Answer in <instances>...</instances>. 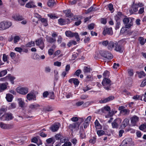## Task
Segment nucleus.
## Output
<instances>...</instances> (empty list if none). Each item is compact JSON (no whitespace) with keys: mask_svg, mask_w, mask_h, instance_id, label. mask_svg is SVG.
Listing matches in <instances>:
<instances>
[{"mask_svg":"<svg viewBox=\"0 0 146 146\" xmlns=\"http://www.w3.org/2000/svg\"><path fill=\"white\" fill-rule=\"evenodd\" d=\"M59 128V126L57 124H54L53 125L50 127V129L53 132L57 131Z\"/></svg>","mask_w":146,"mask_h":146,"instance_id":"4be33fe9","label":"nucleus"},{"mask_svg":"<svg viewBox=\"0 0 146 146\" xmlns=\"http://www.w3.org/2000/svg\"><path fill=\"white\" fill-rule=\"evenodd\" d=\"M74 36L75 37V38L76 39V41H78L80 40V38L78 33H74L73 37Z\"/></svg>","mask_w":146,"mask_h":146,"instance_id":"ea45409f","label":"nucleus"},{"mask_svg":"<svg viewBox=\"0 0 146 146\" xmlns=\"http://www.w3.org/2000/svg\"><path fill=\"white\" fill-rule=\"evenodd\" d=\"M108 48L109 50H111L114 47L115 45V43H114L112 41H110L109 43L108 44Z\"/></svg>","mask_w":146,"mask_h":146,"instance_id":"2f4dec72","label":"nucleus"},{"mask_svg":"<svg viewBox=\"0 0 146 146\" xmlns=\"http://www.w3.org/2000/svg\"><path fill=\"white\" fill-rule=\"evenodd\" d=\"M108 7L109 10L111 12H113V11L114 9L113 8V5L112 4H109L108 5Z\"/></svg>","mask_w":146,"mask_h":146,"instance_id":"864d4df0","label":"nucleus"},{"mask_svg":"<svg viewBox=\"0 0 146 146\" xmlns=\"http://www.w3.org/2000/svg\"><path fill=\"white\" fill-rule=\"evenodd\" d=\"M36 44V46H39L40 49L43 50L44 47V44L42 38H40L35 41Z\"/></svg>","mask_w":146,"mask_h":146,"instance_id":"0eeeda50","label":"nucleus"},{"mask_svg":"<svg viewBox=\"0 0 146 146\" xmlns=\"http://www.w3.org/2000/svg\"><path fill=\"white\" fill-rule=\"evenodd\" d=\"M41 22L43 23L44 25L46 27L47 26L48 23L47 20L45 18H41L40 19Z\"/></svg>","mask_w":146,"mask_h":146,"instance_id":"58836bf2","label":"nucleus"},{"mask_svg":"<svg viewBox=\"0 0 146 146\" xmlns=\"http://www.w3.org/2000/svg\"><path fill=\"white\" fill-rule=\"evenodd\" d=\"M96 138L94 137L92 139H90L89 141V142L93 144L96 141Z\"/></svg>","mask_w":146,"mask_h":146,"instance_id":"13d9d810","label":"nucleus"},{"mask_svg":"<svg viewBox=\"0 0 146 146\" xmlns=\"http://www.w3.org/2000/svg\"><path fill=\"white\" fill-rule=\"evenodd\" d=\"M102 83L104 88L108 90H111V81L110 79L108 78H104Z\"/></svg>","mask_w":146,"mask_h":146,"instance_id":"f257e3e1","label":"nucleus"},{"mask_svg":"<svg viewBox=\"0 0 146 146\" xmlns=\"http://www.w3.org/2000/svg\"><path fill=\"white\" fill-rule=\"evenodd\" d=\"M53 110V108L49 106L43 108V110L45 112L51 111Z\"/></svg>","mask_w":146,"mask_h":146,"instance_id":"4c0bfd02","label":"nucleus"},{"mask_svg":"<svg viewBox=\"0 0 146 146\" xmlns=\"http://www.w3.org/2000/svg\"><path fill=\"white\" fill-rule=\"evenodd\" d=\"M80 125V123L79 122H74L70 124L68 126V128L72 131H73L74 129L77 130L79 129Z\"/></svg>","mask_w":146,"mask_h":146,"instance_id":"423d86ee","label":"nucleus"},{"mask_svg":"<svg viewBox=\"0 0 146 146\" xmlns=\"http://www.w3.org/2000/svg\"><path fill=\"white\" fill-rule=\"evenodd\" d=\"M66 15V17L71 18L73 16V14L71 13L70 10L68 9L64 11Z\"/></svg>","mask_w":146,"mask_h":146,"instance_id":"aec40b11","label":"nucleus"},{"mask_svg":"<svg viewBox=\"0 0 146 146\" xmlns=\"http://www.w3.org/2000/svg\"><path fill=\"white\" fill-rule=\"evenodd\" d=\"M72 144L70 142H68L65 143L62 146H71Z\"/></svg>","mask_w":146,"mask_h":146,"instance_id":"774afa93","label":"nucleus"},{"mask_svg":"<svg viewBox=\"0 0 146 146\" xmlns=\"http://www.w3.org/2000/svg\"><path fill=\"white\" fill-rule=\"evenodd\" d=\"M48 16L51 19H56L57 18L54 14H48Z\"/></svg>","mask_w":146,"mask_h":146,"instance_id":"680f3d73","label":"nucleus"},{"mask_svg":"<svg viewBox=\"0 0 146 146\" xmlns=\"http://www.w3.org/2000/svg\"><path fill=\"white\" fill-rule=\"evenodd\" d=\"M0 127L3 129H9L13 127V125L12 124H6L0 122Z\"/></svg>","mask_w":146,"mask_h":146,"instance_id":"ddd939ff","label":"nucleus"},{"mask_svg":"<svg viewBox=\"0 0 146 146\" xmlns=\"http://www.w3.org/2000/svg\"><path fill=\"white\" fill-rule=\"evenodd\" d=\"M83 71L85 74L88 73L90 72V69L89 68L87 67H84Z\"/></svg>","mask_w":146,"mask_h":146,"instance_id":"a19ab883","label":"nucleus"},{"mask_svg":"<svg viewBox=\"0 0 146 146\" xmlns=\"http://www.w3.org/2000/svg\"><path fill=\"white\" fill-rule=\"evenodd\" d=\"M27 99L29 101L32 100H36V96L33 92H31L28 94L27 96Z\"/></svg>","mask_w":146,"mask_h":146,"instance_id":"9b49d317","label":"nucleus"},{"mask_svg":"<svg viewBox=\"0 0 146 146\" xmlns=\"http://www.w3.org/2000/svg\"><path fill=\"white\" fill-rule=\"evenodd\" d=\"M100 53L102 56L110 60L113 58L112 55L108 51H101Z\"/></svg>","mask_w":146,"mask_h":146,"instance_id":"39448f33","label":"nucleus"},{"mask_svg":"<svg viewBox=\"0 0 146 146\" xmlns=\"http://www.w3.org/2000/svg\"><path fill=\"white\" fill-rule=\"evenodd\" d=\"M25 7L28 8H31L36 7V6L35 5L34 2L33 1H30L27 3Z\"/></svg>","mask_w":146,"mask_h":146,"instance_id":"f3484780","label":"nucleus"},{"mask_svg":"<svg viewBox=\"0 0 146 146\" xmlns=\"http://www.w3.org/2000/svg\"><path fill=\"white\" fill-rule=\"evenodd\" d=\"M97 133L99 136H101L104 135L105 132L102 130H99L97 131Z\"/></svg>","mask_w":146,"mask_h":146,"instance_id":"49530a36","label":"nucleus"},{"mask_svg":"<svg viewBox=\"0 0 146 146\" xmlns=\"http://www.w3.org/2000/svg\"><path fill=\"white\" fill-rule=\"evenodd\" d=\"M13 18L16 21H21L23 19L22 16L19 14L14 15L13 16Z\"/></svg>","mask_w":146,"mask_h":146,"instance_id":"412c9836","label":"nucleus"},{"mask_svg":"<svg viewBox=\"0 0 146 146\" xmlns=\"http://www.w3.org/2000/svg\"><path fill=\"white\" fill-rule=\"evenodd\" d=\"M136 73L138 75L139 78H143L146 75L145 74L143 71H141L140 72L137 71Z\"/></svg>","mask_w":146,"mask_h":146,"instance_id":"393cba45","label":"nucleus"},{"mask_svg":"<svg viewBox=\"0 0 146 146\" xmlns=\"http://www.w3.org/2000/svg\"><path fill=\"white\" fill-rule=\"evenodd\" d=\"M94 124L96 129H100L102 128L101 125L100 124L99 121L97 119L96 120Z\"/></svg>","mask_w":146,"mask_h":146,"instance_id":"c85d7f7f","label":"nucleus"},{"mask_svg":"<svg viewBox=\"0 0 146 146\" xmlns=\"http://www.w3.org/2000/svg\"><path fill=\"white\" fill-rule=\"evenodd\" d=\"M8 78L11 82V83L12 84H13L14 83L13 80L15 79V78L14 77L12 76H10L8 77Z\"/></svg>","mask_w":146,"mask_h":146,"instance_id":"3c124183","label":"nucleus"},{"mask_svg":"<svg viewBox=\"0 0 146 146\" xmlns=\"http://www.w3.org/2000/svg\"><path fill=\"white\" fill-rule=\"evenodd\" d=\"M3 60L4 62H7V63H8L9 62L7 61V56L5 54H4L3 55Z\"/></svg>","mask_w":146,"mask_h":146,"instance_id":"6e6d98bb","label":"nucleus"},{"mask_svg":"<svg viewBox=\"0 0 146 146\" xmlns=\"http://www.w3.org/2000/svg\"><path fill=\"white\" fill-rule=\"evenodd\" d=\"M19 3L21 5H24L28 0H18Z\"/></svg>","mask_w":146,"mask_h":146,"instance_id":"c03bdc74","label":"nucleus"},{"mask_svg":"<svg viewBox=\"0 0 146 146\" xmlns=\"http://www.w3.org/2000/svg\"><path fill=\"white\" fill-rule=\"evenodd\" d=\"M129 120L128 118H126L124 119L122 122V124L124 127H125L128 125L129 123Z\"/></svg>","mask_w":146,"mask_h":146,"instance_id":"c756f323","label":"nucleus"},{"mask_svg":"<svg viewBox=\"0 0 146 146\" xmlns=\"http://www.w3.org/2000/svg\"><path fill=\"white\" fill-rule=\"evenodd\" d=\"M13 96L10 94H7L6 97L7 101L8 102H11L13 100Z\"/></svg>","mask_w":146,"mask_h":146,"instance_id":"cd10ccee","label":"nucleus"},{"mask_svg":"<svg viewBox=\"0 0 146 146\" xmlns=\"http://www.w3.org/2000/svg\"><path fill=\"white\" fill-rule=\"evenodd\" d=\"M47 4L48 7H52L56 5V3L54 0H49L47 3Z\"/></svg>","mask_w":146,"mask_h":146,"instance_id":"b1692460","label":"nucleus"},{"mask_svg":"<svg viewBox=\"0 0 146 146\" xmlns=\"http://www.w3.org/2000/svg\"><path fill=\"white\" fill-rule=\"evenodd\" d=\"M74 33H72L70 31H66L65 32L66 36L69 37H72Z\"/></svg>","mask_w":146,"mask_h":146,"instance_id":"7c9ffc66","label":"nucleus"},{"mask_svg":"<svg viewBox=\"0 0 146 146\" xmlns=\"http://www.w3.org/2000/svg\"><path fill=\"white\" fill-rule=\"evenodd\" d=\"M13 117L11 113H6L3 115L0 118V119L2 120H9L12 119Z\"/></svg>","mask_w":146,"mask_h":146,"instance_id":"6e6552de","label":"nucleus"},{"mask_svg":"<svg viewBox=\"0 0 146 146\" xmlns=\"http://www.w3.org/2000/svg\"><path fill=\"white\" fill-rule=\"evenodd\" d=\"M131 140L130 138H128L124 140L122 142V146H126V145L128 143V141H130Z\"/></svg>","mask_w":146,"mask_h":146,"instance_id":"473e14b6","label":"nucleus"},{"mask_svg":"<svg viewBox=\"0 0 146 146\" xmlns=\"http://www.w3.org/2000/svg\"><path fill=\"white\" fill-rule=\"evenodd\" d=\"M130 111L129 110L126 109H124L122 110L120 112L123 114L124 115H128Z\"/></svg>","mask_w":146,"mask_h":146,"instance_id":"e433bc0d","label":"nucleus"},{"mask_svg":"<svg viewBox=\"0 0 146 146\" xmlns=\"http://www.w3.org/2000/svg\"><path fill=\"white\" fill-rule=\"evenodd\" d=\"M68 82L71 84H72L73 82L74 85L77 86H78L79 83V82L78 79L76 78L70 79L68 80Z\"/></svg>","mask_w":146,"mask_h":146,"instance_id":"a211bd4d","label":"nucleus"},{"mask_svg":"<svg viewBox=\"0 0 146 146\" xmlns=\"http://www.w3.org/2000/svg\"><path fill=\"white\" fill-rule=\"evenodd\" d=\"M12 25L10 22L3 21L0 23V30H3L8 28Z\"/></svg>","mask_w":146,"mask_h":146,"instance_id":"f03ea898","label":"nucleus"},{"mask_svg":"<svg viewBox=\"0 0 146 146\" xmlns=\"http://www.w3.org/2000/svg\"><path fill=\"white\" fill-rule=\"evenodd\" d=\"M120 16H119L118 15H116L115 16V19L116 21V22H120Z\"/></svg>","mask_w":146,"mask_h":146,"instance_id":"052dcab7","label":"nucleus"},{"mask_svg":"<svg viewBox=\"0 0 146 146\" xmlns=\"http://www.w3.org/2000/svg\"><path fill=\"white\" fill-rule=\"evenodd\" d=\"M79 134L80 139H83L86 138V135H85V131L82 128V129H80L79 131Z\"/></svg>","mask_w":146,"mask_h":146,"instance_id":"6ab92c4d","label":"nucleus"},{"mask_svg":"<svg viewBox=\"0 0 146 146\" xmlns=\"http://www.w3.org/2000/svg\"><path fill=\"white\" fill-rule=\"evenodd\" d=\"M7 111V109L5 108H2L0 109V116L5 113Z\"/></svg>","mask_w":146,"mask_h":146,"instance_id":"0e129e2a","label":"nucleus"},{"mask_svg":"<svg viewBox=\"0 0 146 146\" xmlns=\"http://www.w3.org/2000/svg\"><path fill=\"white\" fill-rule=\"evenodd\" d=\"M58 36V35L55 32H54L52 34V37L47 36L46 37V41L50 43H54L56 42V37Z\"/></svg>","mask_w":146,"mask_h":146,"instance_id":"20e7f679","label":"nucleus"},{"mask_svg":"<svg viewBox=\"0 0 146 146\" xmlns=\"http://www.w3.org/2000/svg\"><path fill=\"white\" fill-rule=\"evenodd\" d=\"M35 45V42L31 41L30 42H29L28 44H27L26 46L27 47H31L32 46H34Z\"/></svg>","mask_w":146,"mask_h":146,"instance_id":"a18cd8bd","label":"nucleus"},{"mask_svg":"<svg viewBox=\"0 0 146 146\" xmlns=\"http://www.w3.org/2000/svg\"><path fill=\"white\" fill-rule=\"evenodd\" d=\"M104 110H105L106 111H109L110 110V108L108 106H105L102 109V111L104 112Z\"/></svg>","mask_w":146,"mask_h":146,"instance_id":"09e8293b","label":"nucleus"},{"mask_svg":"<svg viewBox=\"0 0 146 146\" xmlns=\"http://www.w3.org/2000/svg\"><path fill=\"white\" fill-rule=\"evenodd\" d=\"M94 23H91L88 26V29L89 30L93 29L94 27Z\"/></svg>","mask_w":146,"mask_h":146,"instance_id":"603ef678","label":"nucleus"},{"mask_svg":"<svg viewBox=\"0 0 146 146\" xmlns=\"http://www.w3.org/2000/svg\"><path fill=\"white\" fill-rule=\"evenodd\" d=\"M114 98V96H110L107 98L101 100L100 101V103H105L113 100Z\"/></svg>","mask_w":146,"mask_h":146,"instance_id":"2eb2a0df","label":"nucleus"},{"mask_svg":"<svg viewBox=\"0 0 146 146\" xmlns=\"http://www.w3.org/2000/svg\"><path fill=\"white\" fill-rule=\"evenodd\" d=\"M70 120L73 122H76L79 120V119L77 117H74L71 118Z\"/></svg>","mask_w":146,"mask_h":146,"instance_id":"e2e57ef3","label":"nucleus"},{"mask_svg":"<svg viewBox=\"0 0 146 146\" xmlns=\"http://www.w3.org/2000/svg\"><path fill=\"white\" fill-rule=\"evenodd\" d=\"M140 43L141 45H143L145 44V41H144V39L143 38L140 37L139 38Z\"/></svg>","mask_w":146,"mask_h":146,"instance_id":"69168bd1","label":"nucleus"},{"mask_svg":"<svg viewBox=\"0 0 146 146\" xmlns=\"http://www.w3.org/2000/svg\"><path fill=\"white\" fill-rule=\"evenodd\" d=\"M66 21L65 19L60 18L58 20V23L61 25H64L66 23Z\"/></svg>","mask_w":146,"mask_h":146,"instance_id":"f704fd0d","label":"nucleus"},{"mask_svg":"<svg viewBox=\"0 0 146 146\" xmlns=\"http://www.w3.org/2000/svg\"><path fill=\"white\" fill-rule=\"evenodd\" d=\"M49 95L50 96L49 98L51 99L54 100V96L53 92H50L49 93Z\"/></svg>","mask_w":146,"mask_h":146,"instance_id":"4d7b16f0","label":"nucleus"},{"mask_svg":"<svg viewBox=\"0 0 146 146\" xmlns=\"http://www.w3.org/2000/svg\"><path fill=\"white\" fill-rule=\"evenodd\" d=\"M62 135L60 134H57L55 136V138L56 140H59L60 138H62Z\"/></svg>","mask_w":146,"mask_h":146,"instance_id":"de8ad7c7","label":"nucleus"},{"mask_svg":"<svg viewBox=\"0 0 146 146\" xmlns=\"http://www.w3.org/2000/svg\"><path fill=\"white\" fill-rule=\"evenodd\" d=\"M40 105L38 104H31L29 106V112H31V110H36L37 108L39 107Z\"/></svg>","mask_w":146,"mask_h":146,"instance_id":"4468645a","label":"nucleus"},{"mask_svg":"<svg viewBox=\"0 0 146 146\" xmlns=\"http://www.w3.org/2000/svg\"><path fill=\"white\" fill-rule=\"evenodd\" d=\"M126 42L125 39H122L119 41L117 43L118 44L121 45H122L123 46Z\"/></svg>","mask_w":146,"mask_h":146,"instance_id":"37998d69","label":"nucleus"},{"mask_svg":"<svg viewBox=\"0 0 146 146\" xmlns=\"http://www.w3.org/2000/svg\"><path fill=\"white\" fill-rule=\"evenodd\" d=\"M113 33V32L111 28H104L102 33L103 34L104 36L107 35H112Z\"/></svg>","mask_w":146,"mask_h":146,"instance_id":"9d476101","label":"nucleus"},{"mask_svg":"<svg viewBox=\"0 0 146 146\" xmlns=\"http://www.w3.org/2000/svg\"><path fill=\"white\" fill-rule=\"evenodd\" d=\"M16 90L18 93L25 95L28 92L29 89L26 87H18L16 88Z\"/></svg>","mask_w":146,"mask_h":146,"instance_id":"7ed1b4c3","label":"nucleus"},{"mask_svg":"<svg viewBox=\"0 0 146 146\" xmlns=\"http://www.w3.org/2000/svg\"><path fill=\"white\" fill-rule=\"evenodd\" d=\"M118 119H116L114 120L113 122L111 123L112 127L113 128H117L118 127L119 124L117 123V121Z\"/></svg>","mask_w":146,"mask_h":146,"instance_id":"bb28decb","label":"nucleus"},{"mask_svg":"<svg viewBox=\"0 0 146 146\" xmlns=\"http://www.w3.org/2000/svg\"><path fill=\"white\" fill-rule=\"evenodd\" d=\"M93 80V78L91 75H88L86 78L85 80L86 82L92 81Z\"/></svg>","mask_w":146,"mask_h":146,"instance_id":"c9c22d12","label":"nucleus"},{"mask_svg":"<svg viewBox=\"0 0 146 146\" xmlns=\"http://www.w3.org/2000/svg\"><path fill=\"white\" fill-rule=\"evenodd\" d=\"M17 100L19 102V106L21 108H23L25 104V103L24 101L22 100L21 98L18 99Z\"/></svg>","mask_w":146,"mask_h":146,"instance_id":"a878e982","label":"nucleus"},{"mask_svg":"<svg viewBox=\"0 0 146 146\" xmlns=\"http://www.w3.org/2000/svg\"><path fill=\"white\" fill-rule=\"evenodd\" d=\"M103 76L104 78H108L110 76L109 72L107 70L105 71L103 74Z\"/></svg>","mask_w":146,"mask_h":146,"instance_id":"72a5a7b5","label":"nucleus"},{"mask_svg":"<svg viewBox=\"0 0 146 146\" xmlns=\"http://www.w3.org/2000/svg\"><path fill=\"white\" fill-rule=\"evenodd\" d=\"M51 71V68L49 66H46L45 68V71L46 73H49Z\"/></svg>","mask_w":146,"mask_h":146,"instance_id":"338daca9","label":"nucleus"},{"mask_svg":"<svg viewBox=\"0 0 146 146\" xmlns=\"http://www.w3.org/2000/svg\"><path fill=\"white\" fill-rule=\"evenodd\" d=\"M131 125L132 126L137 125V123L139 120V117L136 115H134L130 119Z\"/></svg>","mask_w":146,"mask_h":146,"instance_id":"1a4fd4ad","label":"nucleus"},{"mask_svg":"<svg viewBox=\"0 0 146 146\" xmlns=\"http://www.w3.org/2000/svg\"><path fill=\"white\" fill-rule=\"evenodd\" d=\"M39 134L41 137H46L47 135L45 133L42 131H40L39 132Z\"/></svg>","mask_w":146,"mask_h":146,"instance_id":"5fc2aeb1","label":"nucleus"},{"mask_svg":"<svg viewBox=\"0 0 146 146\" xmlns=\"http://www.w3.org/2000/svg\"><path fill=\"white\" fill-rule=\"evenodd\" d=\"M20 38L19 36H16L14 38V42L16 44L17 42L20 40Z\"/></svg>","mask_w":146,"mask_h":146,"instance_id":"8fccbe9b","label":"nucleus"},{"mask_svg":"<svg viewBox=\"0 0 146 146\" xmlns=\"http://www.w3.org/2000/svg\"><path fill=\"white\" fill-rule=\"evenodd\" d=\"M115 50L120 52H123V47L122 45H119L116 42L115 43Z\"/></svg>","mask_w":146,"mask_h":146,"instance_id":"dca6fc26","label":"nucleus"},{"mask_svg":"<svg viewBox=\"0 0 146 146\" xmlns=\"http://www.w3.org/2000/svg\"><path fill=\"white\" fill-rule=\"evenodd\" d=\"M7 88V84L5 83L0 84V92L5 90Z\"/></svg>","mask_w":146,"mask_h":146,"instance_id":"5701e85b","label":"nucleus"},{"mask_svg":"<svg viewBox=\"0 0 146 146\" xmlns=\"http://www.w3.org/2000/svg\"><path fill=\"white\" fill-rule=\"evenodd\" d=\"M143 4L142 3H139L137 4H133V7H141L143 6Z\"/></svg>","mask_w":146,"mask_h":146,"instance_id":"bf43d9fd","label":"nucleus"},{"mask_svg":"<svg viewBox=\"0 0 146 146\" xmlns=\"http://www.w3.org/2000/svg\"><path fill=\"white\" fill-rule=\"evenodd\" d=\"M6 70H3L0 72V77H3L7 73Z\"/></svg>","mask_w":146,"mask_h":146,"instance_id":"79ce46f5","label":"nucleus"},{"mask_svg":"<svg viewBox=\"0 0 146 146\" xmlns=\"http://www.w3.org/2000/svg\"><path fill=\"white\" fill-rule=\"evenodd\" d=\"M129 21V18H125L123 19V22L124 24H126L125 27L126 28L129 29L133 25V23L131 21L128 24Z\"/></svg>","mask_w":146,"mask_h":146,"instance_id":"f8f14e48","label":"nucleus"}]
</instances>
